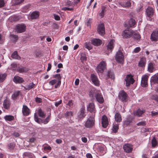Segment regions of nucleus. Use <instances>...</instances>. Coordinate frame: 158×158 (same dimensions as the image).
<instances>
[{"label": "nucleus", "instance_id": "nucleus-21", "mask_svg": "<svg viewBox=\"0 0 158 158\" xmlns=\"http://www.w3.org/2000/svg\"><path fill=\"white\" fill-rule=\"evenodd\" d=\"M91 44L95 46H99L102 43V41L99 39H93L91 40Z\"/></svg>", "mask_w": 158, "mask_h": 158}, {"label": "nucleus", "instance_id": "nucleus-34", "mask_svg": "<svg viewBox=\"0 0 158 158\" xmlns=\"http://www.w3.org/2000/svg\"><path fill=\"white\" fill-rule=\"evenodd\" d=\"M4 118L6 121H11L14 119V117L10 115H6L4 117Z\"/></svg>", "mask_w": 158, "mask_h": 158}, {"label": "nucleus", "instance_id": "nucleus-27", "mask_svg": "<svg viewBox=\"0 0 158 158\" xmlns=\"http://www.w3.org/2000/svg\"><path fill=\"white\" fill-rule=\"evenodd\" d=\"M155 64L152 62H150L148 65V70L150 73H152L154 70V66Z\"/></svg>", "mask_w": 158, "mask_h": 158}, {"label": "nucleus", "instance_id": "nucleus-48", "mask_svg": "<svg viewBox=\"0 0 158 158\" xmlns=\"http://www.w3.org/2000/svg\"><path fill=\"white\" fill-rule=\"evenodd\" d=\"M66 118H69L73 116V113L71 111L67 112L64 114Z\"/></svg>", "mask_w": 158, "mask_h": 158}, {"label": "nucleus", "instance_id": "nucleus-35", "mask_svg": "<svg viewBox=\"0 0 158 158\" xmlns=\"http://www.w3.org/2000/svg\"><path fill=\"white\" fill-rule=\"evenodd\" d=\"M98 151L99 152L100 155V156L103 155L105 153L104 150V148L101 146L98 147Z\"/></svg>", "mask_w": 158, "mask_h": 158}, {"label": "nucleus", "instance_id": "nucleus-25", "mask_svg": "<svg viewBox=\"0 0 158 158\" xmlns=\"http://www.w3.org/2000/svg\"><path fill=\"white\" fill-rule=\"evenodd\" d=\"M39 16V12L38 11H34L31 14L30 18L31 19H34L38 18Z\"/></svg>", "mask_w": 158, "mask_h": 158}, {"label": "nucleus", "instance_id": "nucleus-30", "mask_svg": "<svg viewBox=\"0 0 158 158\" xmlns=\"http://www.w3.org/2000/svg\"><path fill=\"white\" fill-rule=\"evenodd\" d=\"M35 85L34 84L33 82H32L29 84L27 87H24L25 90H29L35 87Z\"/></svg>", "mask_w": 158, "mask_h": 158}, {"label": "nucleus", "instance_id": "nucleus-57", "mask_svg": "<svg viewBox=\"0 0 158 158\" xmlns=\"http://www.w3.org/2000/svg\"><path fill=\"white\" fill-rule=\"evenodd\" d=\"M44 150H48L50 151L52 149V148L50 146L47 145V146H45L44 147Z\"/></svg>", "mask_w": 158, "mask_h": 158}, {"label": "nucleus", "instance_id": "nucleus-64", "mask_svg": "<svg viewBox=\"0 0 158 158\" xmlns=\"http://www.w3.org/2000/svg\"><path fill=\"white\" fill-rule=\"evenodd\" d=\"M141 50V48L139 47L136 48L134 50V52L135 53H138Z\"/></svg>", "mask_w": 158, "mask_h": 158}, {"label": "nucleus", "instance_id": "nucleus-24", "mask_svg": "<svg viewBox=\"0 0 158 158\" xmlns=\"http://www.w3.org/2000/svg\"><path fill=\"white\" fill-rule=\"evenodd\" d=\"M13 81L16 83H21L24 81V80L22 78L18 76H15L13 79Z\"/></svg>", "mask_w": 158, "mask_h": 158}, {"label": "nucleus", "instance_id": "nucleus-20", "mask_svg": "<svg viewBox=\"0 0 158 158\" xmlns=\"http://www.w3.org/2000/svg\"><path fill=\"white\" fill-rule=\"evenodd\" d=\"M115 41L114 40H111L108 43L107 46V49L108 51L111 52L114 46V42Z\"/></svg>", "mask_w": 158, "mask_h": 158}, {"label": "nucleus", "instance_id": "nucleus-43", "mask_svg": "<svg viewBox=\"0 0 158 158\" xmlns=\"http://www.w3.org/2000/svg\"><path fill=\"white\" fill-rule=\"evenodd\" d=\"M35 120L37 123H40L42 122L41 119L39 118L37 116V114L35 113L34 114Z\"/></svg>", "mask_w": 158, "mask_h": 158}, {"label": "nucleus", "instance_id": "nucleus-37", "mask_svg": "<svg viewBox=\"0 0 158 158\" xmlns=\"http://www.w3.org/2000/svg\"><path fill=\"white\" fill-rule=\"evenodd\" d=\"M11 57L13 59L20 60L21 59L20 57L19 56L18 54V52L17 51L14 52L11 55Z\"/></svg>", "mask_w": 158, "mask_h": 158}, {"label": "nucleus", "instance_id": "nucleus-46", "mask_svg": "<svg viewBox=\"0 0 158 158\" xmlns=\"http://www.w3.org/2000/svg\"><path fill=\"white\" fill-rule=\"evenodd\" d=\"M23 156L24 158H27V157H31L32 156L31 153L27 152H24L23 154Z\"/></svg>", "mask_w": 158, "mask_h": 158}, {"label": "nucleus", "instance_id": "nucleus-4", "mask_svg": "<svg viewBox=\"0 0 158 158\" xmlns=\"http://www.w3.org/2000/svg\"><path fill=\"white\" fill-rule=\"evenodd\" d=\"M106 63L105 61L102 60L96 68L97 71L98 73H102L106 68Z\"/></svg>", "mask_w": 158, "mask_h": 158}, {"label": "nucleus", "instance_id": "nucleus-28", "mask_svg": "<svg viewBox=\"0 0 158 158\" xmlns=\"http://www.w3.org/2000/svg\"><path fill=\"white\" fill-rule=\"evenodd\" d=\"M108 78H110L112 79H114L115 78L113 73L110 70L108 71L106 79H107Z\"/></svg>", "mask_w": 158, "mask_h": 158}, {"label": "nucleus", "instance_id": "nucleus-44", "mask_svg": "<svg viewBox=\"0 0 158 158\" xmlns=\"http://www.w3.org/2000/svg\"><path fill=\"white\" fill-rule=\"evenodd\" d=\"M28 69L25 67L20 68L18 69V71L19 73L25 72L28 71Z\"/></svg>", "mask_w": 158, "mask_h": 158}, {"label": "nucleus", "instance_id": "nucleus-61", "mask_svg": "<svg viewBox=\"0 0 158 158\" xmlns=\"http://www.w3.org/2000/svg\"><path fill=\"white\" fill-rule=\"evenodd\" d=\"M5 1L4 0H0V8L3 7L5 5Z\"/></svg>", "mask_w": 158, "mask_h": 158}, {"label": "nucleus", "instance_id": "nucleus-29", "mask_svg": "<svg viewBox=\"0 0 158 158\" xmlns=\"http://www.w3.org/2000/svg\"><path fill=\"white\" fill-rule=\"evenodd\" d=\"M120 5L123 7H129L131 6V3L129 1L121 2L120 4Z\"/></svg>", "mask_w": 158, "mask_h": 158}, {"label": "nucleus", "instance_id": "nucleus-60", "mask_svg": "<svg viewBox=\"0 0 158 158\" xmlns=\"http://www.w3.org/2000/svg\"><path fill=\"white\" fill-rule=\"evenodd\" d=\"M11 68L13 70H15L17 67V64L15 63H13L11 64Z\"/></svg>", "mask_w": 158, "mask_h": 158}, {"label": "nucleus", "instance_id": "nucleus-39", "mask_svg": "<svg viewBox=\"0 0 158 158\" xmlns=\"http://www.w3.org/2000/svg\"><path fill=\"white\" fill-rule=\"evenodd\" d=\"M152 146L153 147H155L157 145L158 142L155 137H154L152 140Z\"/></svg>", "mask_w": 158, "mask_h": 158}, {"label": "nucleus", "instance_id": "nucleus-26", "mask_svg": "<svg viewBox=\"0 0 158 158\" xmlns=\"http://www.w3.org/2000/svg\"><path fill=\"white\" fill-rule=\"evenodd\" d=\"M10 106V102L7 99L4 100L3 102V106L5 109H8L9 108Z\"/></svg>", "mask_w": 158, "mask_h": 158}, {"label": "nucleus", "instance_id": "nucleus-53", "mask_svg": "<svg viewBox=\"0 0 158 158\" xmlns=\"http://www.w3.org/2000/svg\"><path fill=\"white\" fill-rule=\"evenodd\" d=\"M57 81L56 79H53L49 82V84L51 85H54L57 83Z\"/></svg>", "mask_w": 158, "mask_h": 158}, {"label": "nucleus", "instance_id": "nucleus-55", "mask_svg": "<svg viewBox=\"0 0 158 158\" xmlns=\"http://www.w3.org/2000/svg\"><path fill=\"white\" fill-rule=\"evenodd\" d=\"M24 0H15V4L16 5H19L22 3Z\"/></svg>", "mask_w": 158, "mask_h": 158}, {"label": "nucleus", "instance_id": "nucleus-52", "mask_svg": "<svg viewBox=\"0 0 158 158\" xmlns=\"http://www.w3.org/2000/svg\"><path fill=\"white\" fill-rule=\"evenodd\" d=\"M50 115H49L43 121V123L44 124H46L47 123L49 122L50 119Z\"/></svg>", "mask_w": 158, "mask_h": 158}, {"label": "nucleus", "instance_id": "nucleus-2", "mask_svg": "<svg viewBox=\"0 0 158 158\" xmlns=\"http://www.w3.org/2000/svg\"><path fill=\"white\" fill-rule=\"evenodd\" d=\"M134 34V31L129 29H126L123 31L122 33L123 38L128 39L131 37Z\"/></svg>", "mask_w": 158, "mask_h": 158}, {"label": "nucleus", "instance_id": "nucleus-6", "mask_svg": "<svg viewBox=\"0 0 158 158\" xmlns=\"http://www.w3.org/2000/svg\"><path fill=\"white\" fill-rule=\"evenodd\" d=\"M118 98L122 102H126L127 100V95L124 91H120L119 93Z\"/></svg>", "mask_w": 158, "mask_h": 158}, {"label": "nucleus", "instance_id": "nucleus-12", "mask_svg": "<svg viewBox=\"0 0 158 158\" xmlns=\"http://www.w3.org/2000/svg\"><path fill=\"white\" fill-rule=\"evenodd\" d=\"M102 127L104 128H106L109 124L108 118L105 115L102 116Z\"/></svg>", "mask_w": 158, "mask_h": 158}, {"label": "nucleus", "instance_id": "nucleus-10", "mask_svg": "<svg viewBox=\"0 0 158 158\" xmlns=\"http://www.w3.org/2000/svg\"><path fill=\"white\" fill-rule=\"evenodd\" d=\"M123 149L125 152L127 153H130L132 152L133 146L129 143H126L123 146Z\"/></svg>", "mask_w": 158, "mask_h": 158}, {"label": "nucleus", "instance_id": "nucleus-15", "mask_svg": "<svg viewBox=\"0 0 158 158\" xmlns=\"http://www.w3.org/2000/svg\"><path fill=\"white\" fill-rule=\"evenodd\" d=\"M91 78L93 83L96 86H98L99 85V81L97 76L92 74L91 75Z\"/></svg>", "mask_w": 158, "mask_h": 158}, {"label": "nucleus", "instance_id": "nucleus-1", "mask_svg": "<svg viewBox=\"0 0 158 158\" xmlns=\"http://www.w3.org/2000/svg\"><path fill=\"white\" fill-rule=\"evenodd\" d=\"M95 116H90L85 123V126L86 127L90 128L93 127L95 123Z\"/></svg>", "mask_w": 158, "mask_h": 158}, {"label": "nucleus", "instance_id": "nucleus-3", "mask_svg": "<svg viewBox=\"0 0 158 158\" xmlns=\"http://www.w3.org/2000/svg\"><path fill=\"white\" fill-rule=\"evenodd\" d=\"M115 59L118 63L123 64L124 62V56L121 51H118L116 53Z\"/></svg>", "mask_w": 158, "mask_h": 158}, {"label": "nucleus", "instance_id": "nucleus-42", "mask_svg": "<svg viewBox=\"0 0 158 158\" xmlns=\"http://www.w3.org/2000/svg\"><path fill=\"white\" fill-rule=\"evenodd\" d=\"M7 76L6 73L0 74V82H3Z\"/></svg>", "mask_w": 158, "mask_h": 158}, {"label": "nucleus", "instance_id": "nucleus-59", "mask_svg": "<svg viewBox=\"0 0 158 158\" xmlns=\"http://www.w3.org/2000/svg\"><path fill=\"white\" fill-rule=\"evenodd\" d=\"M92 19H89L87 20V22L86 23V25L87 26H89L90 25V24L92 23Z\"/></svg>", "mask_w": 158, "mask_h": 158}, {"label": "nucleus", "instance_id": "nucleus-9", "mask_svg": "<svg viewBox=\"0 0 158 158\" xmlns=\"http://www.w3.org/2000/svg\"><path fill=\"white\" fill-rule=\"evenodd\" d=\"M125 81L126 82V85L127 86H129L131 84H133L135 82L133 76L131 74L127 76Z\"/></svg>", "mask_w": 158, "mask_h": 158}, {"label": "nucleus", "instance_id": "nucleus-38", "mask_svg": "<svg viewBox=\"0 0 158 158\" xmlns=\"http://www.w3.org/2000/svg\"><path fill=\"white\" fill-rule=\"evenodd\" d=\"M30 7V5H27L24 6L23 8H22L21 10L22 12L23 13H26L28 12Z\"/></svg>", "mask_w": 158, "mask_h": 158}, {"label": "nucleus", "instance_id": "nucleus-50", "mask_svg": "<svg viewBox=\"0 0 158 158\" xmlns=\"http://www.w3.org/2000/svg\"><path fill=\"white\" fill-rule=\"evenodd\" d=\"M15 146V144L14 143H11L8 144L7 147L9 149H13Z\"/></svg>", "mask_w": 158, "mask_h": 158}, {"label": "nucleus", "instance_id": "nucleus-47", "mask_svg": "<svg viewBox=\"0 0 158 158\" xmlns=\"http://www.w3.org/2000/svg\"><path fill=\"white\" fill-rule=\"evenodd\" d=\"M118 129V124H115L114 125L112 129L113 131L115 133L117 132Z\"/></svg>", "mask_w": 158, "mask_h": 158}, {"label": "nucleus", "instance_id": "nucleus-13", "mask_svg": "<svg viewBox=\"0 0 158 158\" xmlns=\"http://www.w3.org/2000/svg\"><path fill=\"white\" fill-rule=\"evenodd\" d=\"M150 39L152 41H157L158 40V31L155 30L152 32L150 36Z\"/></svg>", "mask_w": 158, "mask_h": 158}, {"label": "nucleus", "instance_id": "nucleus-54", "mask_svg": "<svg viewBox=\"0 0 158 158\" xmlns=\"http://www.w3.org/2000/svg\"><path fill=\"white\" fill-rule=\"evenodd\" d=\"M146 125V122L145 121H142L138 123H137V125L138 126H144Z\"/></svg>", "mask_w": 158, "mask_h": 158}, {"label": "nucleus", "instance_id": "nucleus-23", "mask_svg": "<svg viewBox=\"0 0 158 158\" xmlns=\"http://www.w3.org/2000/svg\"><path fill=\"white\" fill-rule=\"evenodd\" d=\"M85 106H82L80 110V115L79 116L80 118H84L85 117Z\"/></svg>", "mask_w": 158, "mask_h": 158}, {"label": "nucleus", "instance_id": "nucleus-17", "mask_svg": "<svg viewBox=\"0 0 158 158\" xmlns=\"http://www.w3.org/2000/svg\"><path fill=\"white\" fill-rule=\"evenodd\" d=\"M23 114L24 116H27L30 114V110L27 106L23 105L22 110Z\"/></svg>", "mask_w": 158, "mask_h": 158}, {"label": "nucleus", "instance_id": "nucleus-22", "mask_svg": "<svg viewBox=\"0 0 158 158\" xmlns=\"http://www.w3.org/2000/svg\"><path fill=\"white\" fill-rule=\"evenodd\" d=\"M136 24V23L135 20L131 19L128 21L127 26V27H134Z\"/></svg>", "mask_w": 158, "mask_h": 158}, {"label": "nucleus", "instance_id": "nucleus-11", "mask_svg": "<svg viewBox=\"0 0 158 158\" xmlns=\"http://www.w3.org/2000/svg\"><path fill=\"white\" fill-rule=\"evenodd\" d=\"M148 76L147 75H143L141 78V84L143 87H146L148 86Z\"/></svg>", "mask_w": 158, "mask_h": 158}, {"label": "nucleus", "instance_id": "nucleus-41", "mask_svg": "<svg viewBox=\"0 0 158 158\" xmlns=\"http://www.w3.org/2000/svg\"><path fill=\"white\" fill-rule=\"evenodd\" d=\"M84 47L90 50L92 48V47L89 42H85L84 44Z\"/></svg>", "mask_w": 158, "mask_h": 158}, {"label": "nucleus", "instance_id": "nucleus-32", "mask_svg": "<svg viewBox=\"0 0 158 158\" xmlns=\"http://www.w3.org/2000/svg\"><path fill=\"white\" fill-rule=\"evenodd\" d=\"M151 81L155 83L158 84V73L152 77Z\"/></svg>", "mask_w": 158, "mask_h": 158}, {"label": "nucleus", "instance_id": "nucleus-40", "mask_svg": "<svg viewBox=\"0 0 158 158\" xmlns=\"http://www.w3.org/2000/svg\"><path fill=\"white\" fill-rule=\"evenodd\" d=\"M20 94V91H17L15 92L12 95V98L13 99L15 100L17 99L19 96Z\"/></svg>", "mask_w": 158, "mask_h": 158}, {"label": "nucleus", "instance_id": "nucleus-49", "mask_svg": "<svg viewBox=\"0 0 158 158\" xmlns=\"http://www.w3.org/2000/svg\"><path fill=\"white\" fill-rule=\"evenodd\" d=\"M105 8V7L104 6H102V11L99 14L102 18L103 17L104 15Z\"/></svg>", "mask_w": 158, "mask_h": 158}, {"label": "nucleus", "instance_id": "nucleus-14", "mask_svg": "<svg viewBox=\"0 0 158 158\" xmlns=\"http://www.w3.org/2000/svg\"><path fill=\"white\" fill-rule=\"evenodd\" d=\"M53 77L56 78L58 80L57 83L56 84L55 86V89H56L59 87L61 83V76L60 74H57L54 75Z\"/></svg>", "mask_w": 158, "mask_h": 158}, {"label": "nucleus", "instance_id": "nucleus-63", "mask_svg": "<svg viewBox=\"0 0 158 158\" xmlns=\"http://www.w3.org/2000/svg\"><path fill=\"white\" fill-rule=\"evenodd\" d=\"M53 16L54 17V18L56 20H59L60 19V16L58 15H57L55 14H53Z\"/></svg>", "mask_w": 158, "mask_h": 158}, {"label": "nucleus", "instance_id": "nucleus-31", "mask_svg": "<svg viewBox=\"0 0 158 158\" xmlns=\"http://www.w3.org/2000/svg\"><path fill=\"white\" fill-rule=\"evenodd\" d=\"M146 60L145 58H142L140 59L139 63V65L140 67H143L146 64Z\"/></svg>", "mask_w": 158, "mask_h": 158}, {"label": "nucleus", "instance_id": "nucleus-58", "mask_svg": "<svg viewBox=\"0 0 158 158\" xmlns=\"http://www.w3.org/2000/svg\"><path fill=\"white\" fill-rule=\"evenodd\" d=\"M35 101L37 103H41L42 102V99L41 98L36 97L35 98Z\"/></svg>", "mask_w": 158, "mask_h": 158}, {"label": "nucleus", "instance_id": "nucleus-36", "mask_svg": "<svg viewBox=\"0 0 158 158\" xmlns=\"http://www.w3.org/2000/svg\"><path fill=\"white\" fill-rule=\"evenodd\" d=\"M38 114L39 116L42 118H44L45 117V114L40 108L38 109Z\"/></svg>", "mask_w": 158, "mask_h": 158}, {"label": "nucleus", "instance_id": "nucleus-33", "mask_svg": "<svg viewBox=\"0 0 158 158\" xmlns=\"http://www.w3.org/2000/svg\"><path fill=\"white\" fill-rule=\"evenodd\" d=\"M115 121L117 122H120L122 121V118L119 113H117L115 115Z\"/></svg>", "mask_w": 158, "mask_h": 158}, {"label": "nucleus", "instance_id": "nucleus-18", "mask_svg": "<svg viewBox=\"0 0 158 158\" xmlns=\"http://www.w3.org/2000/svg\"><path fill=\"white\" fill-rule=\"evenodd\" d=\"M145 112V110H141L140 109H139L137 110L134 112V115L135 116L140 117Z\"/></svg>", "mask_w": 158, "mask_h": 158}, {"label": "nucleus", "instance_id": "nucleus-7", "mask_svg": "<svg viewBox=\"0 0 158 158\" xmlns=\"http://www.w3.org/2000/svg\"><path fill=\"white\" fill-rule=\"evenodd\" d=\"M26 26L24 24L17 25L15 27L16 31L17 33H21L25 31Z\"/></svg>", "mask_w": 158, "mask_h": 158}, {"label": "nucleus", "instance_id": "nucleus-8", "mask_svg": "<svg viewBox=\"0 0 158 158\" xmlns=\"http://www.w3.org/2000/svg\"><path fill=\"white\" fill-rule=\"evenodd\" d=\"M97 31L101 35H103L105 34V28L104 24H100L98 26Z\"/></svg>", "mask_w": 158, "mask_h": 158}, {"label": "nucleus", "instance_id": "nucleus-5", "mask_svg": "<svg viewBox=\"0 0 158 158\" xmlns=\"http://www.w3.org/2000/svg\"><path fill=\"white\" fill-rule=\"evenodd\" d=\"M87 110L92 113V115L95 116L96 111L94 103L93 102L90 103L87 106Z\"/></svg>", "mask_w": 158, "mask_h": 158}, {"label": "nucleus", "instance_id": "nucleus-16", "mask_svg": "<svg viewBox=\"0 0 158 158\" xmlns=\"http://www.w3.org/2000/svg\"><path fill=\"white\" fill-rule=\"evenodd\" d=\"M97 101L100 103H102L104 102V99L101 94L97 93L95 96Z\"/></svg>", "mask_w": 158, "mask_h": 158}, {"label": "nucleus", "instance_id": "nucleus-51", "mask_svg": "<svg viewBox=\"0 0 158 158\" xmlns=\"http://www.w3.org/2000/svg\"><path fill=\"white\" fill-rule=\"evenodd\" d=\"M80 59L82 62H83L84 61H86L87 60V57L84 54H81Z\"/></svg>", "mask_w": 158, "mask_h": 158}, {"label": "nucleus", "instance_id": "nucleus-62", "mask_svg": "<svg viewBox=\"0 0 158 158\" xmlns=\"http://www.w3.org/2000/svg\"><path fill=\"white\" fill-rule=\"evenodd\" d=\"M142 131L143 132H146L151 131V129L149 128H145L142 129Z\"/></svg>", "mask_w": 158, "mask_h": 158}, {"label": "nucleus", "instance_id": "nucleus-45", "mask_svg": "<svg viewBox=\"0 0 158 158\" xmlns=\"http://www.w3.org/2000/svg\"><path fill=\"white\" fill-rule=\"evenodd\" d=\"M133 35V37L134 38V39L136 40L139 39L140 38V35L138 33H135L134 31V34Z\"/></svg>", "mask_w": 158, "mask_h": 158}, {"label": "nucleus", "instance_id": "nucleus-19", "mask_svg": "<svg viewBox=\"0 0 158 158\" xmlns=\"http://www.w3.org/2000/svg\"><path fill=\"white\" fill-rule=\"evenodd\" d=\"M146 12L147 16L149 17H151L153 16L154 11L152 8L149 6L146 9Z\"/></svg>", "mask_w": 158, "mask_h": 158}, {"label": "nucleus", "instance_id": "nucleus-56", "mask_svg": "<svg viewBox=\"0 0 158 158\" xmlns=\"http://www.w3.org/2000/svg\"><path fill=\"white\" fill-rule=\"evenodd\" d=\"M73 8H70L67 7H64L62 8L61 10H70L72 11L73 10Z\"/></svg>", "mask_w": 158, "mask_h": 158}]
</instances>
